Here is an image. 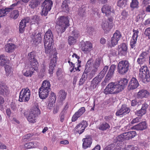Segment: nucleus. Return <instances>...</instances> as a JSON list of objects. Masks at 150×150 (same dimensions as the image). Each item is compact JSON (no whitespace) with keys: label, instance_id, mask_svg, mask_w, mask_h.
Listing matches in <instances>:
<instances>
[{"label":"nucleus","instance_id":"f257e3e1","mask_svg":"<svg viewBox=\"0 0 150 150\" xmlns=\"http://www.w3.org/2000/svg\"><path fill=\"white\" fill-rule=\"evenodd\" d=\"M53 42L52 35L51 30L49 29L46 33L44 38V45L46 53H51L53 57L51 59L49 66V73L52 74L54 67L56 64L57 53L55 49H52V45Z\"/></svg>","mask_w":150,"mask_h":150},{"label":"nucleus","instance_id":"f03ea898","mask_svg":"<svg viewBox=\"0 0 150 150\" xmlns=\"http://www.w3.org/2000/svg\"><path fill=\"white\" fill-rule=\"evenodd\" d=\"M69 21L66 17L61 16L57 19L56 22V28L58 34L62 33L69 26Z\"/></svg>","mask_w":150,"mask_h":150},{"label":"nucleus","instance_id":"7ed1b4c3","mask_svg":"<svg viewBox=\"0 0 150 150\" xmlns=\"http://www.w3.org/2000/svg\"><path fill=\"white\" fill-rule=\"evenodd\" d=\"M123 90L117 83L111 82L109 83L104 90V93L107 94H117Z\"/></svg>","mask_w":150,"mask_h":150},{"label":"nucleus","instance_id":"20e7f679","mask_svg":"<svg viewBox=\"0 0 150 150\" xmlns=\"http://www.w3.org/2000/svg\"><path fill=\"white\" fill-rule=\"evenodd\" d=\"M108 69V67L105 66L99 74L92 81L90 88L93 90L96 88L98 84H99L103 78L104 77Z\"/></svg>","mask_w":150,"mask_h":150},{"label":"nucleus","instance_id":"39448f33","mask_svg":"<svg viewBox=\"0 0 150 150\" xmlns=\"http://www.w3.org/2000/svg\"><path fill=\"white\" fill-rule=\"evenodd\" d=\"M139 71V77L143 82L146 83L150 81L149 71L146 65L141 66Z\"/></svg>","mask_w":150,"mask_h":150},{"label":"nucleus","instance_id":"423d86ee","mask_svg":"<svg viewBox=\"0 0 150 150\" xmlns=\"http://www.w3.org/2000/svg\"><path fill=\"white\" fill-rule=\"evenodd\" d=\"M40 110L38 108L34 107L32 110L29 112L26 118L28 121L31 123H34L36 122L37 117L38 115L40 114Z\"/></svg>","mask_w":150,"mask_h":150},{"label":"nucleus","instance_id":"0eeeda50","mask_svg":"<svg viewBox=\"0 0 150 150\" xmlns=\"http://www.w3.org/2000/svg\"><path fill=\"white\" fill-rule=\"evenodd\" d=\"M129 63L127 60H122L120 62L117 67L118 72L121 74H124L129 70Z\"/></svg>","mask_w":150,"mask_h":150},{"label":"nucleus","instance_id":"6e6552de","mask_svg":"<svg viewBox=\"0 0 150 150\" xmlns=\"http://www.w3.org/2000/svg\"><path fill=\"white\" fill-rule=\"evenodd\" d=\"M30 91L28 88H23L19 94V100L21 102H28L30 97Z\"/></svg>","mask_w":150,"mask_h":150},{"label":"nucleus","instance_id":"1a4fd4ad","mask_svg":"<svg viewBox=\"0 0 150 150\" xmlns=\"http://www.w3.org/2000/svg\"><path fill=\"white\" fill-rule=\"evenodd\" d=\"M35 54L34 52H31L28 55V59L30 62V68L33 69L35 71L38 69V64L37 60L35 58Z\"/></svg>","mask_w":150,"mask_h":150},{"label":"nucleus","instance_id":"9d476101","mask_svg":"<svg viewBox=\"0 0 150 150\" xmlns=\"http://www.w3.org/2000/svg\"><path fill=\"white\" fill-rule=\"evenodd\" d=\"M52 4V1L51 0H45L42 6L43 8L41 13V15H47L48 12L50 10Z\"/></svg>","mask_w":150,"mask_h":150},{"label":"nucleus","instance_id":"9b49d317","mask_svg":"<svg viewBox=\"0 0 150 150\" xmlns=\"http://www.w3.org/2000/svg\"><path fill=\"white\" fill-rule=\"evenodd\" d=\"M122 35L120 31L116 30L111 38L110 46L111 47H114L117 45Z\"/></svg>","mask_w":150,"mask_h":150},{"label":"nucleus","instance_id":"f8f14e48","mask_svg":"<svg viewBox=\"0 0 150 150\" xmlns=\"http://www.w3.org/2000/svg\"><path fill=\"white\" fill-rule=\"evenodd\" d=\"M81 48L85 53H87L90 52L93 48V45L88 41L82 42L81 43Z\"/></svg>","mask_w":150,"mask_h":150},{"label":"nucleus","instance_id":"ddd939ff","mask_svg":"<svg viewBox=\"0 0 150 150\" xmlns=\"http://www.w3.org/2000/svg\"><path fill=\"white\" fill-rule=\"evenodd\" d=\"M101 11L103 13H105V15L109 16L110 15L113 16L115 14L114 10L111 6L107 4L104 5L101 8Z\"/></svg>","mask_w":150,"mask_h":150},{"label":"nucleus","instance_id":"4468645a","mask_svg":"<svg viewBox=\"0 0 150 150\" xmlns=\"http://www.w3.org/2000/svg\"><path fill=\"white\" fill-rule=\"evenodd\" d=\"M101 62V58L99 57L97 58L93 62V67L91 71V74L92 76L94 75L97 71L99 67Z\"/></svg>","mask_w":150,"mask_h":150},{"label":"nucleus","instance_id":"2eb2a0df","mask_svg":"<svg viewBox=\"0 0 150 150\" xmlns=\"http://www.w3.org/2000/svg\"><path fill=\"white\" fill-rule=\"evenodd\" d=\"M88 125V124L86 121H83L75 127V130L78 132L79 134H81Z\"/></svg>","mask_w":150,"mask_h":150},{"label":"nucleus","instance_id":"dca6fc26","mask_svg":"<svg viewBox=\"0 0 150 150\" xmlns=\"http://www.w3.org/2000/svg\"><path fill=\"white\" fill-rule=\"evenodd\" d=\"M133 34L130 40V44L131 48L135 49L139 31L137 30L134 29L133 30Z\"/></svg>","mask_w":150,"mask_h":150},{"label":"nucleus","instance_id":"f3484780","mask_svg":"<svg viewBox=\"0 0 150 150\" xmlns=\"http://www.w3.org/2000/svg\"><path fill=\"white\" fill-rule=\"evenodd\" d=\"M129 111V108H127L125 105H123L120 110L117 111L116 113V115L122 117L128 113Z\"/></svg>","mask_w":150,"mask_h":150},{"label":"nucleus","instance_id":"a211bd4d","mask_svg":"<svg viewBox=\"0 0 150 150\" xmlns=\"http://www.w3.org/2000/svg\"><path fill=\"white\" fill-rule=\"evenodd\" d=\"M50 90L40 87L39 90L40 98L42 99H45L47 97Z\"/></svg>","mask_w":150,"mask_h":150},{"label":"nucleus","instance_id":"6ab92c4d","mask_svg":"<svg viewBox=\"0 0 150 150\" xmlns=\"http://www.w3.org/2000/svg\"><path fill=\"white\" fill-rule=\"evenodd\" d=\"M56 96L54 92H51L47 103V105L49 107H52L56 102Z\"/></svg>","mask_w":150,"mask_h":150},{"label":"nucleus","instance_id":"aec40b11","mask_svg":"<svg viewBox=\"0 0 150 150\" xmlns=\"http://www.w3.org/2000/svg\"><path fill=\"white\" fill-rule=\"evenodd\" d=\"M83 147L84 149H86L88 147H90L92 143V140L90 136H87L86 137L83 139Z\"/></svg>","mask_w":150,"mask_h":150},{"label":"nucleus","instance_id":"412c9836","mask_svg":"<svg viewBox=\"0 0 150 150\" xmlns=\"http://www.w3.org/2000/svg\"><path fill=\"white\" fill-rule=\"evenodd\" d=\"M85 111V109L84 107L81 108L73 115L72 118V121L73 122L75 121L79 117L84 113Z\"/></svg>","mask_w":150,"mask_h":150},{"label":"nucleus","instance_id":"4be33fe9","mask_svg":"<svg viewBox=\"0 0 150 150\" xmlns=\"http://www.w3.org/2000/svg\"><path fill=\"white\" fill-rule=\"evenodd\" d=\"M101 27L105 32H108L112 27V23H109L105 20H103L102 22Z\"/></svg>","mask_w":150,"mask_h":150},{"label":"nucleus","instance_id":"5701e85b","mask_svg":"<svg viewBox=\"0 0 150 150\" xmlns=\"http://www.w3.org/2000/svg\"><path fill=\"white\" fill-rule=\"evenodd\" d=\"M29 18H27L22 20L19 23V31L21 33H23L24 30L26 26V24L29 21Z\"/></svg>","mask_w":150,"mask_h":150},{"label":"nucleus","instance_id":"b1692460","mask_svg":"<svg viewBox=\"0 0 150 150\" xmlns=\"http://www.w3.org/2000/svg\"><path fill=\"white\" fill-rule=\"evenodd\" d=\"M139 83L137 79L135 78H132L129 82L128 88L130 89L136 88L139 86Z\"/></svg>","mask_w":150,"mask_h":150},{"label":"nucleus","instance_id":"393cba45","mask_svg":"<svg viewBox=\"0 0 150 150\" xmlns=\"http://www.w3.org/2000/svg\"><path fill=\"white\" fill-rule=\"evenodd\" d=\"M127 47L125 43H123L118 46V53L122 55L125 56L127 53Z\"/></svg>","mask_w":150,"mask_h":150},{"label":"nucleus","instance_id":"a878e982","mask_svg":"<svg viewBox=\"0 0 150 150\" xmlns=\"http://www.w3.org/2000/svg\"><path fill=\"white\" fill-rule=\"evenodd\" d=\"M147 54V53L146 52H144L139 55V57L137 59V62L140 66L143 64L146 61V57Z\"/></svg>","mask_w":150,"mask_h":150},{"label":"nucleus","instance_id":"bb28decb","mask_svg":"<svg viewBox=\"0 0 150 150\" xmlns=\"http://www.w3.org/2000/svg\"><path fill=\"white\" fill-rule=\"evenodd\" d=\"M121 144L116 142L115 144H112L106 146L104 150H120Z\"/></svg>","mask_w":150,"mask_h":150},{"label":"nucleus","instance_id":"cd10ccee","mask_svg":"<svg viewBox=\"0 0 150 150\" xmlns=\"http://www.w3.org/2000/svg\"><path fill=\"white\" fill-rule=\"evenodd\" d=\"M116 67V66L115 65H111L105 77V81H108L110 80L113 75L114 71Z\"/></svg>","mask_w":150,"mask_h":150},{"label":"nucleus","instance_id":"c85d7f7f","mask_svg":"<svg viewBox=\"0 0 150 150\" xmlns=\"http://www.w3.org/2000/svg\"><path fill=\"white\" fill-rule=\"evenodd\" d=\"M150 96L149 92L146 90L141 89L139 91L137 94L138 98H147Z\"/></svg>","mask_w":150,"mask_h":150},{"label":"nucleus","instance_id":"c756f323","mask_svg":"<svg viewBox=\"0 0 150 150\" xmlns=\"http://www.w3.org/2000/svg\"><path fill=\"white\" fill-rule=\"evenodd\" d=\"M5 51L8 53H11L17 48V46L12 43H8L5 45Z\"/></svg>","mask_w":150,"mask_h":150},{"label":"nucleus","instance_id":"7c9ffc66","mask_svg":"<svg viewBox=\"0 0 150 150\" xmlns=\"http://www.w3.org/2000/svg\"><path fill=\"white\" fill-rule=\"evenodd\" d=\"M130 128L137 130H143L146 128V123L145 122H143Z\"/></svg>","mask_w":150,"mask_h":150},{"label":"nucleus","instance_id":"2f4dec72","mask_svg":"<svg viewBox=\"0 0 150 150\" xmlns=\"http://www.w3.org/2000/svg\"><path fill=\"white\" fill-rule=\"evenodd\" d=\"M148 106V105L146 103L143 104L141 109L136 112V114L138 116H140L144 115L146 113V109Z\"/></svg>","mask_w":150,"mask_h":150},{"label":"nucleus","instance_id":"473e14b6","mask_svg":"<svg viewBox=\"0 0 150 150\" xmlns=\"http://www.w3.org/2000/svg\"><path fill=\"white\" fill-rule=\"evenodd\" d=\"M128 80L127 79L125 78L121 79L118 82H117L123 90L125 88L128 83Z\"/></svg>","mask_w":150,"mask_h":150},{"label":"nucleus","instance_id":"72a5a7b5","mask_svg":"<svg viewBox=\"0 0 150 150\" xmlns=\"http://www.w3.org/2000/svg\"><path fill=\"white\" fill-rule=\"evenodd\" d=\"M8 88L4 83H0V94L6 95L8 93Z\"/></svg>","mask_w":150,"mask_h":150},{"label":"nucleus","instance_id":"f704fd0d","mask_svg":"<svg viewBox=\"0 0 150 150\" xmlns=\"http://www.w3.org/2000/svg\"><path fill=\"white\" fill-rule=\"evenodd\" d=\"M39 145V143L38 142H30L25 144L23 147L25 149H28L37 147Z\"/></svg>","mask_w":150,"mask_h":150},{"label":"nucleus","instance_id":"c9c22d12","mask_svg":"<svg viewBox=\"0 0 150 150\" xmlns=\"http://www.w3.org/2000/svg\"><path fill=\"white\" fill-rule=\"evenodd\" d=\"M69 3V0H64L61 6V8L63 11L66 12H69V8L68 4Z\"/></svg>","mask_w":150,"mask_h":150},{"label":"nucleus","instance_id":"e433bc0d","mask_svg":"<svg viewBox=\"0 0 150 150\" xmlns=\"http://www.w3.org/2000/svg\"><path fill=\"white\" fill-rule=\"evenodd\" d=\"M120 150H139L136 146L132 145L128 146L126 147L124 145H121Z\"/></svg>","mask_w":150,"mask_h":150},{"label":"nucleus","instance_id":"4c0bfd02","mask_svg":"<svg viewBox=\"0 0 150 150\" xmlns=\"http://www.w3.org/2000/svg\"><path fill=\"white\" fill-rule=\"evenodd\" d=\"M30 69L27 70L25 71H23V75L26 77H31L33 74L34 73V71L33 69L31 68H30V65L29 66Z\"/></svg>","mask_w":150,"mask_h":150},{"label":"nucleus","instance_id":"58836bf2","mask_svg":"<svg viewBox=\"0 0 150 150\" xmlns=\"http://www.w3.org/2000/svg\"><path fill=\"white\" fill-rule=\"evenodd\" d=\"M110 127V125L108 124L106 122H104L100 124L98 128L100 130L104 131L109 129Z\"/></svg>","mask_w":150,"mask_h":150},{"label":"nucleus","instance_id":"ea45409f","mask_svg":"<svg viewBox=\"0 0 150 150\" xmlns=\"http://www.w3.org/2000/svg\"><path fill=\"white\" fill-rule=\"evenodd\" d=\"M40 3V0H32L30 2L29 6L32 8L37 7Z\"/></svg>","mask_w":150,"mask_h":150},{"label":"nucleus","instance_id":"a19ab883","mask_svg":"<svg viewBox=\"0 0 150 150\" xmlns=\"http://www.w3.org/2000/svg\"><path fill=\"white\" fill-rule=\"evenodd\" d=\"M41 34L38 33L36 35H35V33H33L31 36V38L32 39L33 43H35L38 42V40H40L41 39Z\"/></svg>","mask_w":150,"mask_h":150},{"label":"nucleus","instance_id":"79ce46f5","mask_svg":"<svg viewBox=\"0 0 150 150\" xmlns=\"http://www.w3.org/2000/svg\"><path fill=\"white\" fill-rule=\"evenodd\" d=\"M67 93L63 90L59 91L58 93V98L61 101L64 100L66 97Z\"/></svg>","mask_w":150,"mask_h":150},{"label":"nucleus","instance_id":"37998d69","mask_svg":"<svg viewBox=\"0 0 150 150\" xmlns=\"http://www.w3.org/2000/svg\"><path fill=\"white\" fill-rule=\"evenodd\" d=\"M50 86L51 85L50 82L48 80H45L42 82L40 87L44 89L50 90Z\"/></svg>","mask_w":150,"mask_h":150},{"label":"nucleus","instance_id":"c03bdc74","mask_svg":"<svg viewBox=\"0 0 150 150\" xmlns=\"http://www.w3.org/2000/svg\"><path fill=\"white\" fill-rule=\"evenodd\" d=\"M8 62L7 57L5 56L4 55H1L0 56V65H4Z\"/></svg>","mask_w":150,"mask_h":150},{"label":"nucleus","instance_id":"a18cd8bd","mask_svg":"<svg viewBox=\"0 0 150 150\" xmlns=\"http://www.w3.org/2000/svg\"><path fill=\"white\" fill-rule=\"evenodd\" d=\"M11 10V8L0 9V17L5 16Z\"/></svg>","mask_w":150,"mask_h":150},{"label":"nucleus","instance_id":"49530a36","mask_svg":"<svg viewBox=\"0 0 150 150\" xmlns=\"http://www.w3.org/2000/svg\"><path fill=\"white\" fill-rule=\"evenodd\" d=\"M19 15V12L17 10H14L12 12L10 15V17L14 19H16Z\"/></svg>","mask_w":150,"mask_h":150},{"label":"nucleus","instance_id":"de8ad7c7","mask_svg":"<svg viewBox=\"0 0 150 150\" xmlns=\"http://www.w3.org/2000/svg\"><path fill=\"white\" fill-rule=\"evenodd\" d=\"M68 43L70 45H74L76 42V40L73 36H69L68 39Z\"/></svg>","mask_w":150,"mask_h":150},{"label":"nucleus","instance_id":"09e8293b","mask_svg":"<svg viewBox=\"0 0 150 150\" xmlns=\"http://www.w3.org/2000/svg\"><path fill=\"white\" fill-rule=\"evenodd\" d=\"M87 74L85 72H84L81 78L80 79L79 85H81L83 84L87 78Z\"/></svg>","mask_w":150,"mask_h":150},{"label":"nucleus","instance_id":"8fccbe9b","mask_svg":"<svg viewBox=\"0 0 150 150\" xmlns=\"http://www.w3.org/2000/svg\"><path fill=\"white\" fill-rule=\"evenodd\" d=\"M130 7L132 8H137L139 7V2L137 0H132L130 4Z\"/></svg>","mask_w":150,"mask_h":150},{"label":"nucleus","instance_id":"3c124183","mask_svg":"<svg viewBox=\"0 0 150 150\" xmlns=\"http://www.w3.org/2000/svg\"><path fill=\"white\" fill-rule=\"evenodd\" d=\"M6 74L7 76H9L10 74H12V72L11 69V67L9 65H6L5 67Z\"/></svg>","mask_w":150,"mask_h":150},{"label":"nucleus","instance_id":"603ef678","mask_svg":"<svg viewBox=\"0 0 150 150\" xmlns=\"http://www.w3.org/2000/svg\"><path fill=\"white\" fill-rule=\"evenodd\" d=\"M126 2V0H119L117 3V6L120 7H124Z\"/></svg>","mask_w":150,"mask_h":150},{"label":"nucleus","instance_id":"864d4df0","mask_svg":"<svg viewBox=\"0 0 150 150\" xmlns=\"http://www.w3.org/2000/svg\"><path fill=\"white\" fill-rule=\"evenodd\" d=\"M79 33L78 31L76 30H74L72 32V36H73L74 38H75L76 40L79 37Z\"/></svg>","mask_w":150,"mask_h":150},{"label":"nucleus","instance_id":"5fc2aeb1","mask_svg":"<svg viewBox=\"0 0 150 150\" xmlns=\"http://www.w3.org/2000/svg\"><path fill=\"white\" fill-rule=\"evenodd\" d=\"M127 132L128 134V136H129L130 139L134 138L136 135V133L135 131L128 132Z\"/></svg>","mask_w":150,"mask_h":150},{"label":"nucleus","instance_id":"6e6d98bb","mask_svg":"<svg viewBox=\"0 0 150 150\" xmlns=\"http://www.w3.org/2000/svg\"><path fill=\"white\" fill-rule=\"evenodd\" d=\"M39 20V18L38 16L37 15H35L32 18V21H31V23L32 24H35L38 22Z\"/></svg>","mask_w":150,"mask_h":150},{"label":"nucleus","instance_id":"4d7b16f0","mask_svg":"<svg viewBox=\"0 0 150 150\" xmlns=\"http://www.w3.org/2000/svg\"><path fill=\"white\" fill-rule=\"evenodd\" d=\"M145 34L148 37V39L150 40V27L147 28L145 30Z\"/></svg>","mask_w":150,"mask_h":150},{"label":"nucleus","instance_id":"13d9d810","mask_svg":"<svg viewBox=\"0 0 150 150\" xmlns=\"http://www.w3.org/2000/svg\"><path fill=\"white\" fill-rule=\"evenodd\" d=\"M116 139L117 140V142L122 141L125 139L122 134L116 137Z\"/></svg>","mask_w":150,"mask_h":150},{"label":"nucleus","instance_id":"bf43d9fd","mask_svg":"<svg viewBox=\"0 0 150 150\" xmlns=\"http://www.w3.org/2000/svg\"><path fill=\"white\" fill-rule=\"evenodd\" d=\"M77 67H76L75 68H74V67H72L73 68H72V69H71L70 70V71L71 72H72L73 71H76L77 70H79V71H80V70L79 69V67H80L81 65L79 64H77Z\"/></svg>","mask_w":150,"mask_h":150},{"label":"nucleus","instance_id":"052dcab7","mask_svg":"<svg viewBox=\"0 0 150 150\" xmlns=\"http://www.w3.org/2000/svg\"><path fill=\"white\" fill-rule=\"evenodd\" d=\"M140 117H137L133 119L131 122L132 124H134L139 122L140 120Z\"/></svg>","mask_w":150,"mask_h":150},{"label":"nucleus","instance_id":"680f3d73","mask_svg":"<svg viewBox=\"0 0 150 150\" xmlns=\"http://www.w3.org/2000/svg\"><path fill=\"white\" fill-rule=\"evenodd\" d=\"M123 135V136L124 137V138L125 140H128L130 139V137L129 136H128V134L127 132H126L122 134Z\"/></svg>","mask_w":150,"mask_h":150},{"label":"nucleus","instance_id":"e2e57ef3","mask_svg":"<svg viewBox=\"0 0 150 150\" xmlns=\"http://www.w3.org/2000/svg\"><path fill=\"white\" fill-rule=\"evenodd\" d=\"M72 57L73 58L75 57L77 59L78 63V64H80V63L81 62V61L79 60V57L75 53H73V54L72 55Z\"/></svg>","mask_w":150,"mask_h":150},{"label":"nucleus","instance_id":"0e129e2a","mask_svg":"<svg viewBox=\"0 0 150 150\" xmlns=\"http://www.w3.org/2000/svg\"><path fill=\"white\" fill-rule=\"evenodd\" d=\"M84 9H81L79 11L78 14L81 16H83V15H84Z\"/></svg>","mask_w":150,"mask_h":150},{"label":"nucleus","instance_id":"69168bd1","mask_svg":"<svg viewBox=\"0 0 150 150\" xmlns=\"http://www.w3.org/2000/svg\"><path fill=\"white\" fill-rule=\"evenodd\" d=\"M150 144L149 142L148 141H146L143 142L142 144V145L145 147H147L149 146V144Z\"/></svg>","mask_w":150,"mask_h":150},{"label":"nucleus","instance_id":"338daca9","mask_svg":"<svg viewBox=\"0 0 150 150\" xmlns=\"http://www.w3.org/2000/svg\"><path fill=\"white\" fill-rule=\"evenodd\" d=\"M137 103H139L137 102L136 100H132L131 103V105L132 106H134L136 105Z\"/></svg>","mask_w":150,"mask_h":150},{"label":"nucleus","instance_id":"774afa93","mask_svg":"<svg viewBox=\"0 0 150 150\" xmlns=\"http://www.w3.org/2000/svg\"><path fill=\"white\" fill-rule=\"evenodd\" d=\"M121 15L123 16L122 18L125 19L127 17V13L125 11H124L122 12Z\"/></svg>","mask_w":150,"mask_h":150}]
</instances>
